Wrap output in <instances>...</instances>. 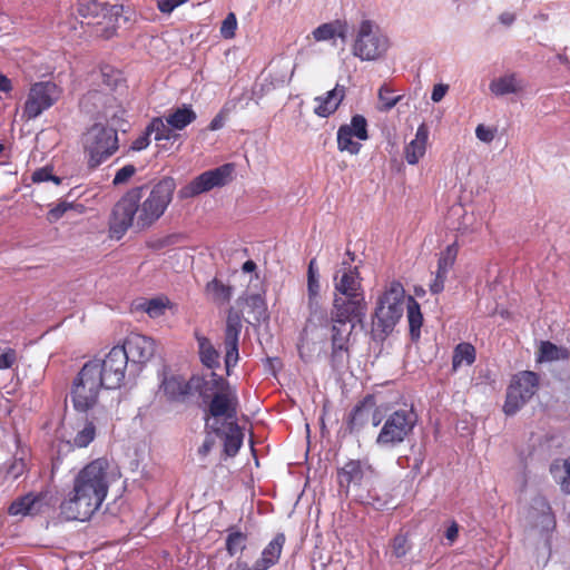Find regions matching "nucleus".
<instances>
[{
  "mask_svg": "<svg viewBox=\"0 0 570 570\" xmlns=\"http://www.w3.org/2000/svg\"><path fill=\"white\" fill-rule=\"evenodd\" d=\"M475 136L481 141L491 142L494 139V130L484 125H479L475 129Z\"/></svg>",
  "mask_w": 570,
  "mask_h": 570,
  "instance_id": "54",
  "label": "nucleus"
},
{
  "mask_svg": "<svg viewBox=\"0 0 570 570\" xmlns=\"http://www.w3.org/2000/svg\"><path fill=\"white\" fill-rule=\"evenodd\" d=\"M195 340L197 342L198 347V356L200 363L210 370H215L219 367L220 362V354L218 350L214 346L212 341L203 335L198 330H195L194 332Z\"/></svg>",
  "mask_w": 570,
  "mask_h": 570,
  "instance_id": "26",
  "label": "nucleus"
},
{
  "mask_svg": "<svg viewBox=\"0 0 570 570\" xmlns=\"http://www.w3.org/2000/svg\"><path fill=\"white\" fill-rule=\"evenodd\" d=\"M230 570H252L245 561L237 560L235 564L230 566Z\"/></svg>",
  "mask_w": 570,
  "mask_h": 570,
  "instance_id": "64",
  "label": "nucleus"
},
{
  "mask_svg": "<svg viewBox=\"0 0 570 570\" xmlns=\"http://www.w3.org/2000/svg\"><path fill=\"white\" fill-rule=\"evenodd\" d=\"M76 207L82 208L83 206L75 205L73 203L69 202H60L47 213V220L50 224H53L58 222L68 210L73 209Z\"/></svg>",
  "mask_w": 570,
  "mask_h": 570,
  "instance_id": "42",
  "label": "nucleus"
},
{
  "mask_svg": "<svg viewBox=\"0 0 570 570\" xmlns=\"http://www.w3.org/2000/svg\"><path fill=\"white\" fill-rule=\"evenodd\" d=\"M150 144V134L148 132L147 128H145V131L137 137L130 146L131 150L140 151L146 149Z\"/></svg>",
  "mask_w": 570,
  "mask_h": 570,
  "instance_id": "52",
  "label": "nucleus"
},
{
  "mask_svg": "<svg viewBox=\"0 0 570 570\" xmlns=\"http://www.w3.org/2000/svg\"><path fill=\"white\" fill-rule=\"evenodd\" d=\"M23 462H14L8 470V474L17 479L23 471Z\"/></svg>",
  "mask_w": 570,
  "mask_h": 570,
  "instance_id": "60",
  "label": "nucleus"
},
{
  "mask_svg": "<svg viewBox=\"0 0 570 570\" xmlns=\"http://www.w3.org/2000/svg\"><path fill=\"white\" fill-rule=\"evenodd\" d=\"M334 294L342 296H365L358 268L351 262H342L334 275Z\"/></svg>",
  "mask_w": 570,
  "mask_h": 570,
  "instance_id": "20",
  "label": "nucleus"
},
{
  "mask_svg": "<svg viewBox=\"0 0 570 570\" xmlns=\"http://www.w3.org/2000/svg\"><path fill=\"white\" fill-rule=\"evenodd\" d=\"M345 97V87L336 85L332 90L327 91L325 96L316 97L314 100L317 104L314 112L323 118L333 115Z\"/></svg>",
  "mask_w": 570,
  "mask_h": 570,
  "instance_id": "24",
  "label": "nucleus"
},
{
  "mask_svg": "<svg viewBox=\"0 0 570 570\" xmlns=\"http://www.w3.org/2000/svg\"><path fill=\"white\" fill-rule=\"evenodd\" d=\"M159 390L171 403H185L190 397L189 380L186 381L181 375L165 374Z\"/></svg>",
  "mask_w": 570,
  "mask_h": 570,
  "instance_id": "22",
  "label": "nucleus"
},
{
  "mask_svg": "<svg viewBox=\"0 0 570 570\" xmlns=\"http://www.w3.org/2000/svg\"><path fill=\"white\" fill-rule=\"evenodd\" d=\"M197 118L191 105H183L170 111L166 116V122L175 130H184L188 125L193 124Z\"/></svg>",
  "mask_w": 570,
  "mask_h": 570,
  "instance_id": "28",
  "label": "nucleus"
},
{
  "mask_svg": "<svg viewBox=\"0 0 570 570\" xmlns=\"http://www.w3.org/2000/svg\"><path fill=\"white\" fill-rule=\"evenodd\" d=\"M540 377L535 372L521 371L514 374L507 389L503 412L507 415L515 414L537 393Z\"/></svg>",
  "mask_w": 570,
  "mask_h": 570,
  "instance_id": "10",
  "label": "nucleus"
},
{
  "mask_svg": "<svg viewBox=\"0 0 570 570\" xmlns=\"http://www.w3.org/2000/svg\"><path fill=\"white\" fill-rule=\"evenodd\" d=\"M568 357V351L559 347L550 341H542L539 346L537 362H553Z\"/></svg>",
  "mask_w": 570,
  "mask_h": 570,
  "instance_id": "34",
  "label": "nucleus"
},
{
  "mask_svg": "<svg viewBox=\"0 0 570 570\" xmlns=\"http://www.w3.org/2000/svg\"><path fill=\"white\" fill-rule=\"evenodd\" d=\"M448 274H442V272H435L434 279L430 284V292L432 294H440L444 289V284L446 281Z\"/></svg>",
  "mask_w": 570,
  "mask_h": 570,
  "instance_id": "53",
  "label": "nucleus"
},
{
  "mask_svg": "<svg viewBox=\"0 0 570 570\" xmlns=\"http://www.w3.org/2000/svg\"><path fill=\"white\" fill-rule=\"evenodd\" d=\"M205 293L210 296V299L218 304H225L230 301L233 287L225 285L222 281L214 278L206 284Z\"/></svg>",
  "mask_w": 570,
  "mask_h": 570,
  "instance_id": "32",
  "label": "nucleus"
},
{
  "mask_svg": "<svg viewBox=\"0 0 570 570\" xmlns=\"http://www.w3.org/2000/svg\"><path fill=\"white\" fill-rule=\"evenodd\" d=\"M75 435L67 441V445L70 449H82L87 448L96 438V425L92 420L87 416L77 421L73 426Z\"/></svg>",
  "mask_w": 570,
  "mask_h": 570,
  "instance_id": "25",
  "label": "nucleus"
},
{
  "mask_svg": "<svg viewBox=\"0 0 570 570\" xmlns=\"http://www.w3.org/2000/svg\"><path fill=\"white\" fill-rule=\"evenodd\" d=\"M353 137L358 140H367V121L362 115H354L350 124L340 126L337 130V149L341 153H348L357 155L362 148L361 142L353 140Z\"/></svg>",
  "mask_w": 570,
  "mask_h": 570,
  "instance_id": "16",
  "label": "nucleus"
},
{
  "mask_svg": "<svg viewBox=\"0 0 570 570\" xmlns=\"http://www.w3.org/2000/svg\"><path fill=\"white\" fill-rule=\"evenodd\" d=\"M146 128L150 135H155L156 141L176 140L179 137L161 117H154Z\"/></svg>",
  "mask_w": 570,
  "mask_h": 570,
  "instance_id": "33",
  "label": "nucleus"
},
{
  "mask_svg": "<svg viewBox=\"0 0 570 570\" xmlns=\"http://www.w3.org/2000/svg\"><path fill=\"white\" fill-rule=\"evenodd\" d=\"M449 86L443 83H438L433 87L431 99L434 102H439L443 99L445 94L448 92Z\"/></svg>",
  "mask_w": 570,
  "mask_h": 570,
  "instance_id": "57",
  "label": "nucleus"
},
{
  "mask_svg": "<svg viewBox=\"0 0 570 570\" xmlns=\"http://www.w3.org/2000/svg\"><path fill=\"white\" fill-rule=\"evenodd\" d=\"M213 387L217 390L214 394L209 405V415L214 417V421H218L219 417H224L228 422H236L238 412V397L236 392L230 389L226 380L212 372Z\"/></svg>",
  "mask_w": 570,
  "mask_h": 570,
  "instance_id": "12",
  "label": "nucleus"
},
{
  "mask_svg": "<svg viewBox=\"0 0 570 570\" xmlns=\"http://www.w3.org/2000/svg\"><path fill=\"white\" fill-rule=\"evenodd\" d=\"M297 350H298L299 357L304 362H307L311 358V353L306 352L305 340L303 337L299 340V343L297 344Z\"/></svg>",
  "mask_w": 570,
  "mask_h": 570,
  "instance_id": "61",
  "label": "nucleus"
},
{
  "mask_svg": "<svg viewBox=\"0 0 570 570\" xmlns=\"http://www.w3.org/2000/svg\"><path fill=\"white\" fill-rule=\"evenodd\" d=\"M307 307L309 311L308 323H318L320 325L327 323V314L320 303V296L308 297Z\"/></svg>",
  "mask_w": 570,
  "mask_h": 570,
  "instance_id": "39",
  "label": "nucleus"
},
{
  "mask_svg": "<svg viewBox=\"0 0 570 570\" xmlns=\"http://www.w3.org/2000/svg\"><path fill=\"white\" fill-rule=\"evenodd\" d=\"M429 130L424 124L420 125L415 138L411 140L404 150V156L410 165H415L425 155Z\"/></svg>",
  "mask_w": 570,
  "mask_h": 570,
  "instance_id": "27",
  "label": "nucleus"
},
{
  "mask_svg": "<svg viewBox=\"0 0 570 570\" xmlns=\"http://www.w3.org/2000/svg\"><path fill=\"white\" fill-rule=\"evenodd\" d=\"M227 118L226 111L223 109L220 110L209 122L207 129L210 131H216L222 129L225 126V121Z\"/></svg>",
  "mask_w": 570,
  "mask_h": 570,
  "instance_id": "55",
  "label": "nucleus"
},
{
  "mask_svg": "<svg viewBox=\"0 0 570 570\" xmlns=\"http://www.w3.org/2000/svg\"><path fill=\"white\" fill-rule=\"evenodd\" d=\"M499 19H500V21L503 24L510 26L515 20V16L513 13H510V12H503V13L500 14Z\"/></svg>",
  "mask_w": 570,
  "mask_h": 570,
  "instance_id": "63",
  "label": "nucleus"
},
{
  "mask_svg": "<svg viewBox=\"0 0 570 570\" xmlns=\"http://www.w3.org/2000/svg\"><path fill=\"white\" fill-rule=\"evenodd\" d=\"M243 328L242 314L229 308L224 331L225 365L227 374L229 368L235 366L239 360V335Z\"/></svg>",
  "mask_w": 570,
  "mask_h": 570,
  "instance_id": "17",
  "label": "nucleus"
},
{
  "mask_svg": "<svg viewBox=\"0 0 570 570\" xmlns=\"http://www.w3.org/2000/svg\"><path fill=\"white\" fill-rule=\"evenodd\" d=\"M32 183L53 181L56 185L61 183V178L52 175V169L49 167H42L32 173Z\"/></svg>",
  "mask_w": 570,
  "mask_h": 570,
  "instance_id": "48",
  "label": "nucleus"
},
{
  "mask_svg": "<svg viewBox=\"0 0 570 570\" xmlns=\"http://www.w3.org/2000/svg\"><path fill=\"white\" fill-rule=\"evenodd\" d=\"M213 389L214 387H213L212 380L207 381L202 375H193L189 379L190 396L194 395V393H198L199 396L207 397L208 396L207 392Z\"/></svg>",
  "mask_w": 570,
  "mask_h": 570,
  "instance_id": "41",
  "label": "nucleus"
},
{
  "mask_svg": "<svg viewBox=\"0 0 570 570\" xmlns=\"http://www.w3.org/2000/svg\"><path fill=\"white\" fill-rule=\"evenodd\" d=\"M307 294L311 296H320V282L318 277H308L307 278Z\"/></svg>",
  "mask_w": 570,
  "mask_h": 570,
  "instance_id": "58",
  "label": "nucleus"
},
{
  "mask_svg": "<svg viewBox=\"0 0 570 570\" xmlns=\"http://www.w3.org/2000/svg\"><path fill=\"white\" fill-rule=\"evenodd\" d=\"M61 90L51 81H40L31 86L23 106V116L35 119L59 99Z\"/></svg>",
  "mask_w": 570,
  "mask_h": 570,
  "instance_id": "14",
  "label": "nucleus"
},
{
  "mask_svg": "<svg viewBox=\"0 0 570 570\" xmlns=\"http://www.w3.org/2000/svg\"><path fill=\"white\" fill-rule=\"evenodd\" d=\"M389 411L390 404L380 401L377 394H366L351 410L346 419L347 429L353 433L364 429L367 424L376 428L383 422Z\"/></svg>",
  "mask_w": 570,
  "mask_h": 570,
  "instance_id": "9",
  "label": "nucleus"
},
{
  "mask_svg": "<svg viewBox=\"0 0 570 570\" xmlns=\"http://www.w3.org/2000/svg\"><path fill=\"white\" fill-rule=\"evenodd\" d=\"M11 89H12L11 80L7 76L0 73V91L9 92V91H11Z\"/></svg>",
  "mask_w": 570,
  "mask_h": 570,
  "instance_id": "62",
  "label": "nucleus"
},
{
  "mask_svg": "<svg viewBox=\"0 0 570 570\" xmlns=\"http://www.w3.org/2000/svg\"><path fill=\"white\" fill-rule=\"evenodd\" d=\"M104 82L108 86H117L118 81L121 80L120 72L114 69L106 68L102 70Z\"/></svg>",
  "mask_w": 570,
  "mask_h": 570,
  "instance_id": "56",
  "label": "nucleus"
},
{
  "mask_svg": "<svg viewBox=\"0 0 570 570\" xmlns=\"http://www.w3.org/2000/svg\"><path fill=\"white\" fill-rule=\"evenodd\" d=\"M459 535V524L455 521H452L449 528L445 531V538L453 543Z\"/></svg>",
  "mask_w": 570,
  "mask_h": 570,
  "instance_id": "59",
  "label": "nucleus"
},
{
  "mask_svg": "<svg viewBox=\"0 0 570 570\" xmlns=\"http://www.w3.org/2000/svg\"><path fill=\"white\" fill-rule=\"evenodd\" d=\"M136 173V167L131 164L124 166L117 170L112 184L115 186L126 184Z\"/></svg>",
  "mask_w": 570,
  "mask_h": 570,
  "instance_id": "49",
  "label": "nucleus"
},
{
  "mask_svg": "<svg viewBox=\"0 0 570 570\" xmlns=\"http://www.w3.org/2000/svg\"><path fill=\"white\" fill-rule=\"evenodd\" d=\"M247 546V534L240 531H230L226 538V550L230 557L243 552Z\"/></svg>",
  "mask_w": 570,
  "mask_h": 570,
  "instance_id": "38",
  "label": "nucleus"
},
{
  "mask_svg": "<svg viewBox=\"0 0 570 570\" xmlns=\"http://www.w3.org/2000/svg\"><path fill=\"white\" fill-rule=\"evenodd\" d=\"M379 99L383 110L392 109L401 99V96H394L393 90L387 86H382L379 90Z\"/></svg>",
  "mask_w": 570,
  "mask_h": 570,
  "instance_id": "43",
  "label": "nucleus"
},
{
  "mask_svg": "<svg viewBox=\"0 0 570 570\" xmlns=\"http://www.w3.org/2000/svg\"><path fill=\"white\" fill-rule=\"evenodd\" d=\"M116 476L112 463L106 458L87 463L75 475L71 490L60 504L61 514L72 521L90 520L100 510Z\"/></svg>",
  "mask_w": 570,
  "mask_h": 570,
  "instance_id": "2",
  "label": "nucleus"
},
{
  "mask_svg": "<svg viewBox=\"0 0 570 570\" xmlns=\"http://www.w3.org/2000/svg\"><path fill=\"white\" fill-rule=\"evenodd\" d=\"M188 0H157V8L161 13H171L177 7Z\"/></svg>",
  "mask_w": 570,
  "mask_h": 570,
  "instance_id": "51",
  "label": "nucleus"
},
{
  "mask_svg": "<svg viewBox=\"0 0 570 570\" xmlns=\"http://www.w3.org/2000/svg\"><path fill=\"white\" fill-rule=\"evenodd\" d=\"M520 86L514 75H505L494 79L490 83V90L495 96H504L519 91Z\"/></svg>",
  "mask_w": 570,
  "mask_h": 570,
  "instance_id": "36",
  "label": "nucleus"
},
{
  "mask_svg": "<svg viewBox=\"0 0 570 570\" xmlns=\"http://www.w3.org/2000/svg\"><path fill=\"white\" fill-rule=\"evenodd\" d=\"M29 515H37L43 512L45 508L48 507V492L40 491L38 493H29Z\"/></svg>",
  "mask_w": 570,
  "mask_h": 570,
  "instance_id": "40",
  "label": "nucleus"
},
{
  "mask_svg": "<svg viewBox=\"0 0 570 570\" xmlns=\"http://www.w3.org/2000/svg\"><path fill=\"white\" fill-rule=\"evenodd\" d=\"M120 348L126 352L128 362L145 365L154 357L156 343L149 336L132 332L126 336Z\"/></svg>",
  "mask_w": 570,
  "mask_h": 570,
  "instance_id": "19",
  "label": "nucleus"
},
{
  "mask_svg": "<svg viewBox=\"0 0 570 570\" xmlns=\"http://www.w3.org/2000/svg\"><path fill=\"white\" fill-rule=\"evenodd\" d=\"M106 389L96 363L86 362L72 381L70 400L77 412L87 413L98 403L99 394Z\"/></svg>",
  "mask_w": 570,
  "mask_h": 570,
  "instance_id": "7",
  "label": "nucleus"
},
{
  "mask_svg": "<svg viewBox=\"0 0 570 570\" xmlns=\"http://www.w3.org/2000/svg\"><path fill=\"white\" fill-rule=\"evenodd\" d=\"M476 350L468 342L459 343L452 354V371L456 372L463 364L470 366L475 362Z\"/></svg>",
  "mask_w": 570,
  "mask_h": 570,
  "instance_id": "31",
  "label": "nucleus"
},
{
  "mask_svg": "<svg viewBox=\"0 0 570 570\" xmlns=\"http://www.w3.org/2000/svg\"><path fill=\"white\" fill-rule=\"evenodd\" d=\"M406 316L409 322L410 335L413 341L420 338L421 327L423 324V315L421 313L420 304L413 296L406 298Z\"/></svg>",
  "mask_w": 570,
  "mask_h": 570,
  "instance_id": "30",
  "label": "nucleus"
},
{
  "mask_svg": "<svg viewBox=\"0 0 570 570\" xmlns=\"http://www.w3.org/2000/svg\"><path fill=\"white\" fill-rule=\"evenodd\" d=\"M459 254V244L454 242L445 247L444 250L441 252L438 259V272H442V274H449L450 269L453 267L456 257Z\"/></svg>",
  "mask_w": 570,
  "mask_h": 570,
  "instance_id": "37",
  "label": "nucleus"
},
{
  "mask_svg": "<svg viewBox=\"0 0 570 570\" xmlns=\"http://www.w3.org/2000/svg\"><path fill=\"white\" fill-rule=\"evenodd\" d=\"M206 428H209L214 434L224 439V452L227 456H235L243 445L244 433L237 422H227L226 431L222 429L217 421L209 423L206 420Z\"/></svg>",
  "mask_w": 570,
  "mask_h": 570,
  "instance_id": "21",
  "label": "nucleus"
},
{
  "mask_svg": "<svg viewBox=\"0 0 570 570\" xmlns=\"http://www.w3.org/2000/svg\"><path fill=\"white\" fill-rule=\"evenodd\" d=\"M17 361V352L13 348H7L2 354H0V370H6L12 367V365Z\"/></svg>",
  "mask_w": 570,
  "mask_h": 570,
  "instance_id": "50",
  "label": "nucleus"
},
{
  "mask_svg": "<svg viewBox=\"0 0 570 570\" xmlns=\"http://www.w3.org/2000/svg\"><path fill=\"white\" fill-rule=\"evenodd\" d=\"M122 11V4L108 0H81L78 7L79 14L88 19L86 23L91 27V35L102 39L116 35Z\"/></svg>",
  "mask_w": 570,
  "mask_h": 570,
  "instance_id": "6",
  "label": "nucleus"
},
{
  "mask_svg": "<svg viewBox=\"0 0 570 570\" xmlns=\"http://www.w3.org/2000/svg\"><path fill=\"white\" fill-rule=\"evenodd\" d=\"M347 27L345 22L334 20L318 26L313 31V38L315 41H327L337 38L345 40Z\"/></svg>",
  "mask_w": 570,
  "mask_h": 570,
  "instance_id": "29",
  "label": "nucleus"
},
{
  "mask_svg": "<svg viewBox=\"0 0 570 570\" xmlns=\"http://www.w3.org/2000/svg\"><path fill=\"white\" fill-rule=\"evenodd\" d=\"M286 542V537L283 532L276 533L275 537L263 549L261 557L255 561L252 570H268L278 563L283 548Z\"/></svg>",
  "mask_w": 570,
  "mask_h": 570,
  "instance_id": "23",
  "label": "nucleus"
},
{
  "mask_svg": "<svg viewBox=\"0 0 570 570\" xmlns=\"http://www.w3.org/2000/svg\"><path fill=\"white\" fill-rule=\"evenodd\" d=\"M366 309L365 296L352 297L334 294L330 314V363L333 371L340 372L348 365L350 338L355 328V322L363 321Z\"/></svg>",
  "mask_w": 570,
  "mask_h": 570,
  "instance_id": "3",
  "label": "nucleus"
},
{
  "mask_svg": "<svg viewBox=\"0 0 570 570\" xmlns=\"http://www.w3.org/2000/svg\"><path fill=\"white\" fill-rule=\"evenodd\" d=\"M410 550L407 537L404 534H397L392 541V553L395 558L401 559L406 556Z\"/></svg>",
  "mask_w": 570,
  "mask_h": 570,
  "instance_id": "47",
  "label": "nucleus"
},
{
  "mask_svg": "<svg viewBox=\"0 0 570 570\" xmlns=\"http://www.w3.org/2000/svg\"><path fill=\"white\" fill-rule=\"evenodd\" d=\"M382 423L375 443L382 448H395L413 433L417 414L412 405H403L394 410L390 407Z\"/></svg>",
  "mask_w": 570,
  "mask_h": 570,
  "instance_id": "8",
  "label": "nucleus"
},
{
  "mask_svg": "<svg viewBox=\"0 0 570 570\" xmlns=\"http://www.w3.org/2000/svg\"><path fill=\"white\" fill-rule=\"evenodd\" d=\"M89 363H96L101 379L105 381L106 389H118L121 386L128 360L124 348L120 345L114 346L104 360L92 358Z\"/></svg>",
  "mask_w": 570,
  "mask_h": 570,
  "instance_id": "15",
  "label": "nucleus"
},
{
  "mask_svg": "<svg viewBox=\"0 0 570 570\" xmlns=\"http://www.w3.org/2000/svg\"><path fill=\"white\" fill-rule=\"evenodd\" d=\"M237 18L234 12H229L220 26V36L224 39H233L236 35Z\"/></svg>",
  "mask_w": 570,
  "mask_h": 570,
  "instance_id": "44",
  "label": "nucleus"
},
{
  "mask_svg": "<svg viewBox=\"0 0 570 570\" xmlns=\"http://www.w3.org/2000/svg\"><path fill=\"white\" fill-rule=\"evenodd\" d=\"M81 145L87 167L94 170L119 149L118 132L112 127L96 122L82 134Z\"/></svg>",
  "mask_w": 570,
  "mask_h": 570,
  "instance_id": "5",
  "label": "nucleus"
},
{
  "mask_svg": "<svg viewBox=\"0 0 570 570\" xmlns=\"http://www.w3.org/2000/svg\"><path fill=\"white\" fill-rule=\"evenodd\" d=\"M374 473L375 469L367 459H350L342 468L337 469V484L347 495L351 485L361 487L363 481L373 476Z\"/></svg>",
  "mask_w": 570,
  "mask_h": 570,
  "instance_id": "18",
  "label": "nucleus"
},
{
  "mask_svg": "<svg viewBox=\"0 0 570 570\" xmlns=\"http://www.w3.org/2000/svg\"><path fill=\"white\" fill-rule=\"evenodd\" d=\"M405 289L400 281H392L377 297L373 314L374 335L386 338L403 316Z\"/></svg>",
  "mask_w": 570,
  "mask_h": 570,
  "instance_id": "4",
  "label": "nucleus"
},
{
  "mask_svg": "<svg viewBox=\"0 0 570 570\" xmlns=\"http://www.w3.org/2000/svg\"><path fill=\"white\" fill-rule=\"evenodd\" d=\"M29 493L22 495L14 501L8 508V513L10 515H29Z\"/></svg>",
  "mask_w": 570,
  "mask_h": 570,
  "instance_id": "45",
  "label": "nucleus"
},
{
  "mask_svg": "<svg viewBox=\"0 0 570 570\" xmlns=\"http://www.w3.org/2000/svg\"><path fill=\"white\" fill-rule=\"evenodd\" d=\"M233 173L234 164L230 163L204 171L187 185L183 186L178 191V197L180 199H188L207 193L215 187H223L232 180Z\"/></svg>",
  "mask_w": 570,
  "mask_h": 570,
  "instance_id": "13",
  "label": "nucleus"
},
{
  "mask_svg": "<svg viewBox=\"0 0 570 570\" xmlns=\"http://www.w3.org/2000/svg\"><path fill=\"white\" fill-rule=\"evenodd\" d=\"M141 307L150 317L155 318L164 315L166 304L161 298H151L144 303Z\"/></svg>",
  "mask_w": 570,
  "mask_h": 570,
  "instance_id": "46",
  "label": "nucleus"
},
{
  "mask_svg": "<svg viewBox=\"0 0 570 570\" xmlns=\"http://www.w3.org/2000/svg\"><path fill=\"white\" fill-rule=\"evenodd\" d=\"M389 46L387 37L371 20H363L353 45V53L361 60H376L386 52Z\"/></svg>",
  "mask_w": 570,
  "mask_h": 570,
  "instance_id": "11",
  "label": "nucleus"
},
{
  "mask_svg": "<svg viewBox=\"0 0 570 570\" xmlns=\"http://www.w3.org/2000/svg\"><path fill=\"white\" fill-rule=\"evenodd\" d=\"M176 181L165 176L156 183L128 189L114 205L109 218V236L120 239L130 227H151L173 202Z\"/></svg>",
  "mask_w": 570,
  "mask_h": 570,
  "instance_id": "1",
  "label": "nucleus"
},
{
  "mask_svg": "<svg viewBox=\"0 0 570 570\" xmlns=\"http://www.w3.org/2000/svg\"><path fill=\"white\" fill-rule=\"evenodd\" d=\"M550 471L562 491L570 494V456L562 461H556Z\"/></svg>",
  "mask_w": 570,
  "mask_h": 570,
  "instance_id": "35",
  "label": "nucleus"
}]
</instances>
